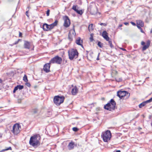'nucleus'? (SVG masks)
Returning a JSON list of instances; mask_svg holds the SVG:
<instances>
[{
    "label": "nucleus",
    "instance_id": "39",
    "mask_svg": "<svg viewBox=\"0 0 152 152\" xmlns=\"http://www.w3.org/2000/svg\"><path fill=\"white\" fill-rule=\"evenodd\" d=\"M2 80L1 79H0V89L1 88V86L2 84Z\"/></svg>",
    "mask_w": 152,
    "mask_h": 152
},
{
    "label": "nucleus",
    "instance_id": "13",
    "mask_svg": "<svg viewBox=\"0 0 152 152\" xmlns=\"http://www.w3.org/2000/svg\"><path fill=\"white\" fill-rule=\"evenodd\" d=\"M102 36L107 41H109L110 40V38L108 36V34L106 31H104L103 32Z\"/></svg>",
    "mask_w": 152,
    "mask_h": 152
},
{
    "label": "nucleus",
    "instance_id": "24",
    "mask_svg": "<svg viewBox=\"0 0 152 152\" xmlns=\"http://www.w3.org/2000/svg\"><path fill=\"white\" fill-rule=\"evenodd\" d=\"M38 111V110L37 109H33L32 111V114H34L37 113Z\"/></svg>",
    "mask_w": 152,
    "mask_h": 152
},
{
    "label": "nucleus",
    "instance_id": "55",
    "mask_svg": "<svg viewBox=\"0 0 152 152\" xmlns=\"http://www.w3.org/2000/svg\"><path fill=\"white\" fill-rule=\"evenodd\" d=\"M9 1L10 0H8Z\"/></svg>",
    "mask_w": 152,
    "mask_h": 152
},
{
    "label": "nucleus",
    "instance_id": "33",
    "mask_svg": "<svg viewBox=\"0 0 152 152\" xmlns=\"http://www.w3.org/2000/svg\"><path fill=\"white\" fill-rule=\"evenodd\" d=\"M152 101V97L151 98L145 101L146 103L150 102Z\"/></svg>",
    "mask_w": 152,
    "mask_h": 152
},
{
    "label": "nucleus",
    "instance_id": "27",
    "mask_svg": "<svg viewBox=\"0 0 152 152\" xmlns=\"http://www.w3.org/2000/svg\"><path fill=\"white\" fill-rule=\"evenodd\" d=\"M11 150V147H9L8 148H7L4 149H3L1 151V152L4 151H7V150Z\"/></svg>",
    "mask_w": 152,
    "mask_h": 152
},
{
    "label": "nucleus",
    "instance_id": "32",
    "mask_svg": "<svg viewBox=\"0 0 152 152\" xmlns=\"http://www.w3.org/2000/svg\"><path fill=\"white\" fill-rule=\"evenodd\" d=\"M116 80L118 82H120L122 81V79L121 78H117L116 79Z\"/></svg>",
    "mask_w": 152,
    "mask_h": 152
},
{
    "label": "nucleus",
    "instance_id": "52",
    "mask_svg": "<svg viewBox=\"0 0 152 152\" xmlns=\"http://www.w3.org/2000/svg\"><path fill=\"white\" fill-rule=\"evenodd\" d=\"M22 35V33L20 32L19 33V36H20Z\"/></svg>",
    "mask_w": 152,
    "mask_h": 152
},
{
    "label": "nucleus",
    "instance_id": "45",
    "mask_svg": "<svg viewBox=\"0 0 152 152\" xmlns=\"http://www.w3.org/2000/svg\"><path fill=\"white\" fill-rule=\"evenodd\" d=\"M140 31L142 33H144V31H143L142 29V28H141L140 29Z\"/></svg>",
    "mask_w": 152,
    "mask_h": 152
},
{
    "label": "nucleus",
    "instance_id": "23",
    "mask_svg": "<svg viewBox=\"0 0 152 152\" xmlns=\"http://www.w3.org/2000/svg\"><path fill=\"white\" fill-rule=\"evenodd\" d=\"M93 24H90L88 26V30L89 31H92L93 29Z\"/></svg>",
    "mask_w": 152,
    "mask_h": 152
},
{
    "label": "nucleus",
    "instance_id": "14",
    "mask_svg": "<svg viewBox=\"0 0 152 152\" xmlns=\"http://www.w3.org/2000/svg\"><path fill=\"white\" fill-rule=\"evenodd\" d=\"M76 145H75L73 142L71 141L68 145V149L69 150H72L74 149V147L76 146Z\"/></svg>",
    "mask_w": 152,
    "mask_h": 152
},
{
    "label": "nucleus",
    "instance_id": "6",
    "mask_svg": "<svg viewBox=\"0 0 152 152\" xmlns=\"http://www.w3.org/2000/svg\"><path fill=\"white\" fill-rule=\"evenodd\" d=\"M64 96H55L54 98L53 102L56 105H59L64 102Z\"/></svg>",
    "mask_w": 152,
    "mask_h": 152
},
{
    "label": "nucleus",
    "instance_id": "42",
    "mask_svg": "<svg viewBox=\"0 0 152 152\" xmlns=\"http://www.w3.org/2000/svg\"><path fill=\"white\" fill-rule=\"evenodd\" d=\"M137 27L138 28H139V29H140L141 28V26H140L137 25Z\"/></svg>",
    "mask_w": 152,
    "mask_h": 152
},
{
    "label": "nucleus",
    "instance_id": "47",
    "mask_svg": "<svg viewBox=\"0 0 152 152\" xmlns=\"http://www.w3.org/2000/svg\"><path fill=\"white\" fill-rule=\"evenodd\" d=\"M124 23L126 25H128L129 24V23H127V22Z\"/></svg>",
    "mask_w": 152,
    "mask_h": 152
},
{
    "label": "nucleus",
    "instance_id": "16",
    "mask_svg": "<svg viewBox=\"0 0 152 152\" xmlns=\"http://www.w3.org/2000/svg\"><path fill=\"white\" fill-rule=\"evenodd\" d=\"M75 42L77 45H80L82 48H83V46L82 44L83 41L81 39L80 37L78 38L76 40Z\"/></svg>",
    "mask_w": 152,
    "mask_h": 152
},
{
    "label": "nucleus",
    "instance_id": "10",
    "mask_svg": "<svg viewBox=\"0 0 152 152\" xmlns=\"http://www.w3.org/2000/svg\"><path fill=\"white\" fill-rule=\"evenodd\" d=\"M64 26L66 27H68L70 24V20L67 16H65L64 18Z\"/></svg>",
    "mask_w": 152,
    "mask_h": 152
},
{
    "label": "nucleus",
    "instance_id": "46",
    "mask_svg": "<svg viewBox=\"0 0 152 152\" xmlns=\"http://www.w3.org/2000/svg\"><path fill=\"white\" fill-rule=\"evenodd\" d=\"M28 11H27L26 12V15H27V16L28 17H29V16H28Z\"/></svg>",
    "mask_w": 152,
    "mask_h": 152
},
{
    "label": "nucleus",
    "instance_id": "40",
    "mask_svg": "<svg viewBox=\"0 0 152 152\" xmlns=\"http://www.w3.org/2000/svg\"><path fill=\"white\" fill-rule=\"evenodd\" d=\"M26 85L28 87H30L31 86L30 83H26Z\"/></svg>",
    "mask_w": 152,
    "mask_h": 152
},
{
    "label": "nucleus",
    "instance_id": "43",
    "mask_svg": "<svg viewBox=\"0 0 152 152\" xmlns=\"http://www.w3.org/2000/svg\"><path fill=\"white\" fill-rule=\"evenodd\" d=\"M100 25L101 26L102 25H104V26H106V24L105 23H101L100 24Z\"/></svg>",
    "mask_w": 152,
    "mask_h": 152
},
{
    "label": "nucleus",
    "instance_id": "31",
    "mask_svg": "<svg viewBox=\"0 0 152 152\" xmlns=\"http://www.w3.org/2000/svg\"><path fill=\"white\" fill-rule=\"evenodd\" d=\"M50 30L53 29L54 27L52 24L49 25Z\"/></svg>",
    "mask_w": 152,
    "mask_h": 152
},
{
    "label": "nucleus",
    "instance_id": "1",
    "mask_svg": "<svg viewBox=\"0 0 152 152\" xmlns=\"http://www.w3.org/2000/svg\"><path fill=\"white\" fill-rule=\"evenodd\" d=\"M39 138H38L37 135H34L31 136L29 142V144L33 147L37 146L40 144V142L39 140Z\"/></svg>",
    "mask_w": 152,
    "mask_h": 152
},
{
    "label": "nucleus",
    "instance_id": "5",
    "mask_svg": "<svg viewBox=\"0 0 152 152\" xmlns=\"http://www.w3.org/2000/svg\"><path fill=\"white\" fill-rule=\"evenodd\" d=\"M88 10L90 11L92 15H95L98 12V10L96 5L95 3H92L88 8Z\"/></svg>",
    "mask_w": 152,
    "mask_h": 152
},
{
    "label": "nucleus",
    "instance_id": "53",
    "mask_svg": "<svg viewBox=\"0 0 152 152\" xmlns=\"http://www.w3.org/2000/svg\"><path fill=\"white\" fill-rule=\"evenodd\" d=\"M122 26V25L121 24H120L119 26V27H121Z\"/></svg>",
    "mask_w": 152,
    "mask_h": 152
},
{
    "label": "nucleus",
    "instance_id": "8",
    "mask_svg": "<svg viewBox=\"0 0 152 152\" xmlns=\"http://www.w3.org/2000/svg\"><path fill=\"white\" fill-rule=\"evenodd\" d=\"M62 59L58 56H56L52 58L50 61V63L60 64L62 62Z\"/></svg>",
    "mask_w": 152,
    "mask_h": 152
},
{
    "label": "nucleus",
    "instance_id": "49",
    "mask_svg": "<svg viewBox=\"0 0 152 152\" xmlns=\"http://www.w3.org/2000/svg\"><path fill=\"white\" fill-rule=\"evenodd\" d=\"M99 53L98 54V57H97V58H96V59H97V60H99Z\"/></svg>",
    "mask_w": 152,
    "mask_h": 152
},
{
    "label": "nucleus",
    "instance_id": "19",
    "mask_svg": "<svg viewBox=\"0 0 152 152\" xmlns=\"http://www.w3.org/2000/svg\"><path fill=\"white\" fill-rule=\"evenodd\" d=\"M150 42L149 40H148L147 42L146 45H145L143 46L142 48V50L143 51L145 50L146 49L148 48L150 45Z\"/></svg>",
    "mask_w": 152,
    "mask_h": 152
},
{
    "label": "nucleus",
    "instance_id": "21",
    "mask_svg": "<svg viewBox=\"0 0 152 152\" xmlns=\"http://www.w3.org/2000/svg\"><path fill=\"white\" fill-rule=\"evenodd\" d=\"M137 24L140 26L142 27L144 26V23L143 22L140 20H139L137 21Z\"/></svg>",
    "mask_w": 152,
    "mask_h": 152
},
{
    "label": "nucleus",
    "instance_id": "22",
    "mask_svg": "<svg viewBox=\"0 0 152 152\" xmlns=\"http://www.w3.org/2000/svg\"><path fill=\"white\" fill-rule=\"evenodd\" d=\"M146 104L147 103L145 101L143 102H142V103H141L139 105V108H142L143 107L145 106Z\"/></svg>",
    "mask_w": 152,
    "mask_h": 152
},
{
    "label": "nucleus",
    "instance_id": "7",
    "mask_svg": "<svg viewBox=\"0 0 152 152\" xmlns=\"http://www.w3.org/2000/svg\"><path fill=\"white\" fill-rule=\"evenodd\" d=\"M21 126L19 124H15L13 126L12 132L15 135H17L20 132Z\"/></svg>",
    "mask_w": 152,
    "mask_h": 152
},
{
    "label": "nucleus",
    "instance_id": "37",
    "mask_svg": "<svg viewBox=\"0 0 152 152\" xmlns=\"http://www.w3.org/2000/svg\"><path fill=\"white\" fill-rule=\"evenodd\" d=\"M90 41H91V42L93 41L94 40L93 38V36L91 35V37H90Z\"/></svg>",
    "mask_w": 152,
    "mask_h": 152
},
{
    "label": "nucleus",
    "instance_id": "3",
    "mask_svg": "<svg viewBox=\"0 0 152 152\" xmlns=\"http://www.w3.org/2000/svg\"><path fill=\"white\" fill-rule=\"evenodd\" d=\"M115 102L114 100L111 99L110 102L104 106V108L107 110L112 111L115 109Z\"/></svg>",
    "mask_w": 152,
    "mask_h": 152
},
{
    "label": "nucleus",
    "instance_id": "50",
    "mask_svg": "<svg viewBox=\"0 0 152 152\" xmlns=\"http://www.w3.org/2000/svg\"><path fill=\"white\" fill-rule=\"evenodd\" d=\"M121 151L120 150H117L116 151V152H120Z\"/></svg>",
    "mask_w": 152,
    "mask_h": 152
},
{
    "label": "nucleus",
    "instance_id": "17",
    "mask_svg": "<svg viewBox=\"0 0 152 152\" xmlns=\"http://www.w3.org/2000/svg\"><path fill=\"white\" fill-rule=\"evenodd\" d=\"M78 89L76 86L73 88L72 90L71 93L72 95H75L78 92Z\"/></svg>",
    "mask_w": 152,
    "mask_h": 152
},
{
    "label": "nucleus",
    "instance_id": "41",
    "mask_svg": "<svg viewBox=\"0 0 152 152\" xmlns=\"http://www.w3.org/2000/svg\"><path fill=\"white\" fill-rule=\"evenodd\" d=\"M131 23L134 26H135L136 25L135 23L133 22H131Z\"/></svg>",
    "mask_w": 152,
    "mask_h": 152
},
{
    "label": "nucleus",
    "instance_id": "36",
    "mask_svg": "<svg viewBox=\"0 0 152 152\" xmlns=\"http://www.w3.org/2000/svg\"><path fill=\"white\" fill-rule=\"evenodd\" d=\"M18 89L17 86L15 87L14 88V90L13 91V92L14 93H15L16 91H17Z\"/></svg>",
    "mask_w": 152,
    "mask_h": 152
},
{
    "label": "nucleus",
    "instance_id": "11",
    "mask_svg": "<svg viewBox=\"0 0 152 152\" xmlns=\"http://www.w3.org/2000/svg\"><path fill=\"white\" fill-rule=\"evenodd\" d=\"M75 32L74 28L73 29H71L69 34V39L70 41L72 40V37H75Z\"/></svg>",
    "mask_w": 152,
    "mask_h": 152
},
{
    "label": "nucleus",
    "instance_id": "51",
    "mask_svg": "<svg viewBox=\"0 0 152 152\" xmlns=\"http://www.w3.org/2000/svg\"><path fill=\"white\" fill-rule=\"evenodd\" d=\"M121 49L123 50H126L124 49L123 48H121Z\"/></svg>",
    "mask_w": 152,
    "mask_h": 152
},
{
    "label": "nucleus",
    "instance_id": "20",
    "mask_svg": "<svg viewBox=\"0 0 152 152\" xmlns=\"http://www.w3.org/2000/svg\"><path fill=\"white\" fill-rule=\"evenodd\" d=\"M24 47L25 48L29 49L30 48L29 42L27 41H25L24 44Z\"/></svg>",
    "mask_w": 152,
    "mask_h": 152
},
{
    "label": "nucleus",
    "instance_id": "25",
    "mask_svg": "<svg viewBox=\"0 0 152 152\" xmlns=\"http://www.w3.org/2000/svg\"><path fill=\"white\" fill-rule=\"evenodd\" d=\"M23 80L25 82H27L28 81L27 76L26 75H24L23 79Z\"/></svg>",
    "mask_w": 152,
    "mask_h": 152
},
{
    "label": "nucleus",
    "instance_id": "26",
    "mask_svg": "<svg viewBox=\"0 0 152 152\" xmlns=\"http://www.w3.org/2000/svg\"><path fill=\"white\" fill-rule=\"evenodd\" d=\"M58 23V21L57 20H56L53 23H52L51 24L54 27L55 26H56L57 25Z\"/></svg>",
    "mask_w": 152,
    "mask_h": 152
},
{
    "label": "nucleus",
    "instance_id": "44",
    "mask_svg": "<svg viewBox=\"0 0 152 152\" xmlns=\"http://www.w3.org/2000/svg\"><path fill=\"white\" fill-rule=\"evenodd\" d=\"M141 44L142 45H144L145 44V43L144 42L142 41L141 43Z\"/></svg>",
    "mask_w": 152,
    "mask_h": 152
},
{
    "label": "nucleus",
    "instance_id": "12",
    "mask_svg": "<svg viewBox=\"0 0 152 152\" xmlns=\"http://www.w3.org/2000/svg\"><path fill=\"white\" fill-rule=\"evenodd\" d=\"M50 62L46 64L44 66L43 68V70L46 73L48 72H50Z\"/></svg>",
    "mask_w": 152,
    "mask_h": 152
},
{
    "label": "nucleus",
    "instance_id": "35",
    "mask_svg": "<svg viewBox=\"0 0 152 152\" xmlns=\"http://www.w3.org/2000/svg\"><path fill=\"white\" fill-rule=\"evenodd\" d=\"M72 130L74 131L77 132L78 130V129L76 127L73 128Z\"/></svg>",
    "mask_w": 152,
    "mask_h": 152
},
{
    "label": "nucleus",
    "instance_id": "9",
    "mask_svg": "<svg viewBox=\"0 0 152 152\" xmlns=\"http://www.w3.org/2000/svg\"><path fill=\"white\" fill-rule=\"evenodd\" d=\"M117 95L120 99H122L123 97L126 95L129 96V93L125 91H119L117 92Z\"/></svg>",
    "mask_w": 152,
    "mask_h": 152
},
{
    "label": "nucleus",
    "instance_id": "28",
    "mask_svg": "<svg viewBox=\"0 0 152 152\" xmlns=\"http://www.w3.org/2000/svg\"><path fill=\"white\" fill-rule=\"evenodd\" d=\"M18 89L19 90H21L23 88L24 86H23L18 85L17 86Z\"/></svg>",
    "mask_w": 152,
    "mask_h": 152
},
{
    "label": "nucleus",
    "instance_id": "54",
    "mask_svg": "<svg viewBox=\"0 0 152 152\" xmlns=\"http://www.w3.org/2000/svg\"><path fill=\"white\" fill-rule=\"evenodd\" d=\"M150 32H151V33H152V28L151 29V30L150 31Z\"/></svg>",
    "mask_w": 152,
    "mask_h": 152
},
{
    "label": "nucleus",
    "instance_id": "15",
    "mask_svg": "<svg viewBox=\"0 0 152 152\" xmlns=\"http://www.w3.org/2000/svg\"><path fill=\"white\" fill-rule=\"evenodd\" d=\"M77 6L76 5H74L72 7V9L76 12L78 14L80 15H82L83 13V11L82 10H78L77 9Z\"/></svg>",
    "mask_w": 152,
    "mask_h": 152
},
{
    "label": "nucleus",
    "instance_id": "48",
    "mask_svg": "<svg viewBox=\"0 0 152 152\" xmlns=\"http://www.w3.org/2000/svg\"><path fill=\"white\" fill-rule=\"evenodd\" d=\"M18 42V40L16 42H15L14 44L16 45V44H17Z\"/></svg>",
    "mask_w": 152,
    "mask_h": 152
},
{
    "label": "nucleus",
    "instance_id": "4",
    "mask_svg": "<svg viewBox=\"0 0 152 152\" xmlns=\"http://www.w3.org/2000/svg\"><path fill=\"white\" fill-rule=\"evenodd\" d=\"M101 136L103 141L107 142L110 140L111 134L110 131L107 130L105 132H103Z\"/></svg>",
    "mask_w": 152,
    "mask_h": 152
},
{
    "label": "nucleus",
    "instance_id": "38",
    "mask_svg": "<svg viewBox=\"0 0 152 152\" xmlns=\"http://www.w3.org/2000/svg\"><path fill=\"white\" fill-rule=\"evenodd\" d=\"M50 10H48L46 12L47 16H48L49 15Z\"/></svg>",
    "mask_w": 152,
    "mask_h": 152
},
{
    "label": "nucleus",
    "instance_id": "2",
    "mask_svg": "<svg viewBox=\"0 0 152 152\" xmlns=\"http://www.w3.org/2000/svg\"><path fill=\"white\" fill-rule=\"evenodd\" d=\"M69 58L70 60L76 59L78 56V53L76 49H71L68 51Z\"/></svg>",
    "mask_w": 152,
    "mask_h": 152
},
{
    "label": "nucleus",
    "instance_id": "34",
    "mask_svg": "<svg viewBox=\"0 0 152 152\" xmlns=\"http://www.w3.org/2000/svg\"><path fill=\"white\" fill-rule=\"evenodd\" d=\"M152 101V97L151 98L145 101L146 103L150 102Z\"/></svg>",
    "mask_w": 152,
    "mask_h": 152
},
{
    "label": "nucleus",
    "instance_id": "18",
    "mask_svg": "<svg viewBox=\"0 0 152 152\" xmlns=\"http://www.w3.org/2000/svg\"><path fill=\"white\" fill-rule=\"evenodd\" d=\"M43 29L45 31L50 30L49 25L46 23H45L43 26Z\"/></svg>",
    "mask_w": 152,
    "mask_h": 152
},
{
    "label": "nucleus",
    "instance_id": "30",
    "mask_svg": "<svg viewBox=\"0 0 152 152\" xmlns=\"http://www.w3.org/2000/svg\"><path fill=\"white\" fill-rule=\"evenodd\" d=\"M98 46L100 48H102V45L101 42H99L98 43Z\"/></svg>",
    "mask_w": 152,
    "mask_h": 152
},
{
    "label": "nucleus",
    "instance_id": "29",
    "mask_svg": "<svg viewBox=\"0 0 152 152\" xmlns=\"http://www.w3.org/2000/svg\"><path fill=\"white\" fill-rule=\"evenodd\" d=\"M108 41L109 44L110 45V46L111 48H113V46L112 44V42L111 41H110V40H109V41Z\"/></svg>",
    "mask_w": 152,
    "mask_h": 152
}]
</instances>
